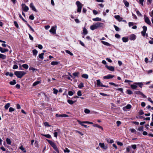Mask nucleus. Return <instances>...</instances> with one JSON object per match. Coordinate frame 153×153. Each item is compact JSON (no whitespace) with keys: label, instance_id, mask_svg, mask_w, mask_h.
Returning a JSON list of instances; mask_svg holds the SVG:
<instances>
[{"label":"nucleus","instance_id":"f257e3e1","mask_svg":"<svg viewBox=\"0 0 153 153\" xmlns=\"http://www.w3.org/2000/svg\"><path fill=\"white\" fill-rule=\"evenodd\" d=\"M104 26V24L103 23L97 22L94 23L93 25L91 26L90 29L93 30L95 29H97L99 28L103 27Z\"/></svg>","mask_w":153,"mask_h":153},{"label":"nucleus","instance_id":"f03ea898","mask_svg":"<svg viewBox=\"0 0 153 153\" xmlns=\"http://www.w3.org/2000/svg\"><path fill=\"white\" fill-rule=\"evenodd\" d=\"M26 73L23 71H16L14 72V74L19 78H21Z\"/></svg>","mask_w":153,"mask_h":153},{"label":"nucleus","instance_id":"7ed1b4c3","mask_svg":"<svg viewBox=\"0 0 153 153\" xmlns=\"http://www.w3.org/2000/svg\"><path fill=\"white\" fill-rule=\"evenodd\" d=\"M47 140L48 143L50 144L51 146L58 153H59V150H58L55 144L52 141L48 139Z\"/></svg>","mask_w":153,"mask_h":153},{"label":"nucleus","instance_id":"20e7f679","mask_svg":"<svg viewBox=\"0 0 153 153\" xmlns=\"http://www.w3.org/2000/svg\"><path fill=\"white\" fill-rule=\"evenodd\" d=\"M76 4L77 7V12L78 13H80L81 11L83 5L79 1H76Z\"/></svg>","mask_w":153,"mask_h":153},{"label":"nucleus","instance_id":"39448f33","mask_svg":"<svg viewBox=\"0 0 153 153\" xmlns=\"http://www.w3.org/2000/svg\"><path fill=\"white\" fill-rule=\"evenodd\" d=\"M144 21L145 22L147 23V24H148L149 25H151V22L149 19L148 17L146 15H144Z\"/></svg>","mask_w":153,"mask_h":153},{"label":"nucleus","instance_id":"423d86ee","mask_svg":"<svg viewBox=\"0 0 153 153\" xmlns=\"http://www.w3.org/2000/svg\"><path fill=\"white\" fill-rule=\"evenodd\" d=\"M21 5L23 9V10L25 12H27L28 11L29 8L27 6L25 5V4H22Z\"/></svg>","mask_w":153,"mask_h":153},{"label":"nucleus","instance_id":"0eeeda50","mask_svg":"<svg viewBox=\"0 0 153 153\" xmlns=\"http://www.w3.org/2000/svg\"><path fill=\"white\" fill-rule=\"evenodd\" d=\"M134 92V93L137 94L141 95L143 98H146V97L142 92L140 91H136Z\"/></svg>","mask_w":153,"mask_h":153},{"label":"nucleus","instance_id":"6e6552de","mask_svg":"<svg viewBox=\"0 0 153 153\" xmlns=\"http://www.w3.org/2000/svg\"><path fill=\"white\" fill-rule=\"evenodd\" d=\"M131 107V106L130 104H128L125 107L123 108V109L124 111H127V109H130Z\"/></svg>","mask_w":153,"mask_h":153},{"label":"nucleus","instance_id":"1a4fd4ad","mask_svg":"<svg viewBox=\"0 0 153 153\" xmlns=\"http://www.w3.org/2000/svg\"><path fill=\"white\" fill-rule=\"evenodd\" d=\"M105 67L107 69L111 71H114V68L113 66H108L107 65H106Z\"/></svg>","mask_w":153,"mask_h":153},{"label":"nucleus","instance_id":"9d476101","mask_svg":"<svg viewBox=\"0 0 153 153\" xmlns=\"http://www.w3.org/2000/svg\"><path fill=\"white\" fill-rule=\"evenodd\" d=\"M114 77V75H113L110 74H108L106 76H104L103 78L104 79H111Z\"/></svg>","mask_w":153,"mask_h":153},{"label":"nucleus","instance_id":"9b49d317","mask_svg":"<svg viewBox=\"0 0 153 153\" xmlns=\"http://www.w3.org/2000/svg\"><path fill=\"white\" fill-rule=\"evenodd\" d=\"M30 7L32 9V10L35 12H37V10L36 9L35 7L34 6L33 3H31L30 4Z\"/></svg>","mask_w":153,"mask_h":153},{"label":"nucleus","instance_id":"f8f14e48","mask_svg":"<svg viewBox=\"0 0 153 153\" xmlns=\"http://www.w3.org/2000/svg\"><path fill=\"white\" fill-rule=\"evenodd\" d=\"M99 146H100V147L104 149H106L108 147L107 146H105L104 143H99Z\"/></svg>","mask_w":153,"mask_h":153},{"label":"nucleus","instance_id":"ddd939ff","mask_svg":"<svg viewBox=\"0 0 153 153\" xmlns=\"http://www.w3.org/2000/svg\"><path fill=\"white\" fill-rule=\"evenodd\" d=\"M114 17L119 22L122 21L123 18L120 17L119 15H115L114 16Z\"/></svg>","mask_w":153,"mask_h":153},{"label":"nucleus","instance_id":"4468645a","mask_svg":"<svg viewBox=\"0 0 153 153\" xmlns=\"http://www.w3.org/2000/svg\"><path fill=\"white\" fill-rule=\"evenodd\" d=\"M8 51L7 49L3 48H2L0 47V51L1 53H4L6 52H8Z\"/></svg>","mask_w":153,"mask_h":153},{"label":"nucleus","instance_id":"2eb2a0df","mask_svg":"<svg viewBox=\"0 0 153 153\" xmlns=\"http://www.w3.org/2000/svg\"><path fill=\"white\" fill-rule=\"evenodd\" d=\"M56 28L54 27H52L50 30V32L54 34L56 33Z\"/></svg>","mask_w":153,"mask_h":153},{"label":"nucleus","instance_id":"dca6fc26","mask_svg":"<svg viewBox=\"0 0 153 153\" xmlns=\"http://www.w3.org/2000/svg\"><path fill=\"white\" fill-rule=\"evenodd\" d=\"M136 38V36L134 34L131 35L129 36V39L131 40H134Z\"/></svg>","mask_w":153,"mask_h":153},{"label":"nucleus","instance_id":"f3484780","mask_svg":"<svg viewBox=\"0 0 153 153\" xmlns=\"http://www.w3.org/2000/svg\"><path fill=\"white\" fill-rule=\"evenodd\" d=\"M56 116L57 117H68V116L66 114H56Z\"/></svg>","mask_w":153,"mask_h":153},{"label":"nucleus","instance_id":"a211bd4d","mask_svg":"<svg viewBox=\"0 0 153 153\" xmlns=\"http://www.w3.org/2000/svg\"><path fill=\"white\" fill-rule=\"evenodd\" d=\"M134 84H136L137 85H138L140 87L142 88L143 85V84L142 82H135Z\"/></svg>","mask_w":153,"mask_h":153},{"label":"nucleus","instance_id":"6ab92c4d","mask_svg":"<svg viewBox=\"0 0 153 153\" xmlns=\"http://www.w3.org/2000/svg\"><path fill=\"white\" fill-rule=\"evenodd\" d=\"M130 86L131 88L134 90L136 89L137 87V85L134 84L133 85H131Z\"/></svg>","mask_w":153,"mask_h":153},{"label":"nucleus","instance_id":"aec40b11","mask_svg":"<svg viewBox=\"0 0 153 153\" xmlns=\"http://www.w3.org/2000/svg\"><path fill=\"white\" fill-rule=\"evenodd\" d=\"M76 101V100L73 101V100H67V102H68V103L69 104H71V105L73 104H74V103Z\"/></svg>","mask_w":153,"mask_h":153},{"label":"nucleus","instance_id":"412c9836","mask_svg":"<svg viewBox=\"0 0 153 153\" xmlns=\"http://www.w3.org/2000/svg\"><path fill=\"white\" fill-rule=\"evenodd\" d=\"M123 2H124L125 6L127 7H128L129 5V3L126 0H123Z\"/></svg>","mask_w":153,"mask_h":153},{"label":"nucleus","instance_id":"4be33fe9","mask_svg":"<svg viewBox=\"0 0 153 153\" xmlns=\"http://www.w3.org/2000/svg\"><path fill=\"white\" fill-rule=\"evenodd\" d=\"M78 122L79 124L81 125L82 126H83L84 127L86 128L87 127V126L86 125H85L83 124V123H84L83 122H81L79 120H78Z\"/></svg>","mask_w":153,"mask_h":153},{"label":"nucleus","instance_id":"5701e85b","mask_svg":"<svg viewBox=\"0 0 153 153\" xmlns=\"http://www.w3.org/2000/svg\"><path fill=\"white\" fill-rule=\"evenodd\" d=\"M59 63V62L57 61H53L51 63V64L52 65H58Z\"/></svg>","mask_w":153,"mask_h":153},{"label":"nucleus","instance_id":"b1692460","mask_svg":"<svg viewBox=\"0 0 153 153\" xmlns=\"http://www.w3.org/2000/svg\"><path fill=\"white\" fill-rule=\"evenodd\" d=\"M92 20L93 21H101V18L99 17H96L95 18H93Z\"/></svg>","mask_w":153,"mask_h":153},{"label":"nucleus","instance_id":"393cba45","mask_svg":"<svg viewBox=\"0 0 153 153\" xmlns=\"http://www.w3.org/2000/svg\"><path fill=\"white\" fill-rule=\"evenodd\" d=\"M101 42L103 44L107 46H110L111 45L109 43L106 42L102 41Z\"/></svg>","mask_w":153,"mask_h":153},{"label":"nucleus","instance_id":"a878e982","mask_svg":"<svg viewBox=\"0 0 153 153\" xmlns=\"http://www.w3.org/2000/svg\"><path fill=\"white\" fill-rule=\"evenodd\" d=\"M83 34L86 35L88 33V31L85 27H84L83 29Z\"/></svg>","mask_w":153,"mask_h":153},{"label":"nucleus","instance_id":"bb28decb","mask_svg":"<svg viewBox=\"0 0 153 153\" xmlns=\"http://www.w3.org/2000/svg\"><path fill=\"white\" fill-rule=\"evenodd\" d=\"M16 80L15 79L13 80V81L10 82L9 83L11 85H13L16 83Z\"/></svg>","mask_w":153,"mask_h":153},{"label":"nucleus","instance_id":"cd10ccee","mask_svg":"<svg viewBox=\"0 0 153 153\" xmlns=\"http://www.w3.org/2000/svg\"><path fill=\"white\" fill-rule=\"evenodd\" d=\"M41 82L39 81H36L35 82L33 85V86H35L36 85H37L41 83Z\"/></svg>","mask_w":153,"mask_h":153},{"label":"nucleus","instance_id":"c85d7f7f","mask_svg":"<svg viewBox=\"0 0 153 153\" xmlns=\"http://www.w3.org/2000/svg\"><path fill=\"white\" fill-rule=\"evenodd\" d=\"M44 55V53H41V54H39V57L41 59H43L44 58L43 56Z\"/></svg>","mask_w":153,"mask_h":153},{"label":"nucleus","instance_id":"c756f323","mask_svg":"<svg viewBox=\"0 0 153 153\" xmlns=\"http://www.w3.org/2000/svg\"><path fill=\"white\" fill-rule=\"evenodd\" d=\"M6 58V56L0 53V59H5Z\"/></svg>","mask_w":153,"mask_h":153},{"label":"nucleus","instance_id":"7c9ffc66","mask_svg":"<svg viewBox=\"0 0 153 153\" xmlns=\"http://www.w3.org/2000/svg\"><path fill=\"white\" fill-rule=\"evenodd\" d=\"M97 84L98 86H100L101 87V84H102L101 83L100 81V79H98L97 80Z\"/></svg>","mask_w":153,"mask_h":153},{"label":"nucleus","instance_id":"2f4dec72","mask_svg":"<svg viewBox=\"0 0 153 153\" xmlns=\"http://www.w3.org/2000/svg\"><path fill=\"white\" fill-rule=\"evenodd\" d=\"M10 104L9 103H8L6 104L4 106V108L5 109H7L10 106Z\"/></svg>","mask_w":153,"mask_h":153},{"label":"nucleus","instance_id":"473e14b6","mask_svg":"<svg viewBox=\"0 0 153 153\" xmlns=\"http://www.w3.org/2000/svg\"><path fill=\"white\" fill-rule=\"evenodd\" d=\"M122 40L123 42H126L128 41V38L126 37H123L122 39Z\"/></svg>","mask_w":153,"mask_h":153},{"label":"nucleus","instance_id":"72a5a7b5","mask_svg":"<svg viewBox=\"0 0 153 153\" xmlns=\"http://www.w3.org/2000/svg\"><path fill=\"white\" fill-rule=\"evenodd\" d=\"M82 78L87 79L88 78V74H83L82 75Z\"/></svg>","mask_w":153,"mask_h":153},{"label":"nucleus","instance_id":"f704fd0d","mask_svg":"<svg viewBox=\"0 0 153 153\" xmlns=\"http://www.w3.org/2000/svg\"><path fill=\"white\" fill-rule=\"evenodd\" d=\"M93 126L94 127H98V128H99L101 129L102 130H103L102 127L101 126H100L98 125V124H94V125H93Z\"/></svg>","mask_w":153,"mask_h":153},{"label":"nucleus","instance_id":"c9c22d12","mask_svg":"<svg viewBox=\"0 0 153 153\" xmlns=\"http://www.w3.org/2000/svg\"><path fill=\"white\" fill-rule=\"evenodd\" d=\"M84 112L85 114H88L90 113V111L87 108H85L84 110Z\"/></svg>","mask_w":153,"mask_h":153},{"label":"nucleus","instance_id":"e433bc0d","mask_svg":"<svg viewBox=\"0 0 153 153\" xmlns=\"http://www.w3.org/2000/svg\"><path fill=\"white\" fill-rule=\"evenodd\" d=\"M84 87L83 83L82 82L80 83L78 85V87L80 88H82Z\"/></svg>","mask_w":153,"mask_h":153},{"label":"nucleus","instance_id":"4c0bfd02","mask_svg":"<svg viewBox=\"0 0 153 153\" xmlns=\"http://www.w3.org/2000/svg\"><path fill=\"white\" fill-rule=\"evenodd\" d=\"M33 55L36 56L38 53V51L36 49H34L33 50Z\"/></svg>","mask_w":153,"mask_h":153},{"label":"nucleus","instance_id":"58836bf2","mask_svg":"<svg viewBox=\"0 0 153 153\" xmlns=\"http://www.w3.org/2000/svg\"><path fill=\"white\" fill-rule=\"evenodd\" d=\"M22 67L25 69H27L28 68V66L27 64H24L22 65Z\"/></svg>","mask_w":153,"mask_h":153},{"label":"nucleus","instance_id":"ea45409f","mask_svg":"<svg viewBox=\"0 0 153 153\" xmlns=\"http://www.w3.org/2000/svg\"><path fill=\"white\" fill-rule=\"evenodd\" d=\"M6 142L7 143L8 145H10L11 143V141L8 138H7L6 139Z\"/></svg>","mask_w":153,"mask_h":153},{"label":"nucleus","instance_id":"a19ab883","mask_svg":"<svg viewBox=\"0 0 153 153\" xmlns=\"http://www.w3.org/2000/svg\"><path fill=\"white\" fill-rule=\"evenodd\" d=\"M13 23H14V24L15 26V27L17 28H18V29L19 28V26L17 22L16 21H15Z\"/></svg>","mask_w":153,"mask_h":153},{"label":"nucleus","instance_id":"79ce46f5","mask_svg":"<svg viewBox=\"0 0 153 153\" xmlns=\"http://www.w3.org/2000/svg\"><path fill=\"white\" fill-rule=\"evenodd\" d=\"M42 135L45 137L48 138H50L51 137V136L49 134H42Z\"/></svg>","mask_w":153,"mask_h":153},{"label":"nucleus","instance_id":"37998d69","mask_svg":"<svg viewBox=\"0 0 153 153\" xmlns=\"http://www.w3.org/2000/svg\"><path fill=\"white\" fill-rule=\"evenodd\" d=\"M19 18L21 19L24 22H27V21H26L23 17H22V16H21V14L20 13H19Z\"/></svg>","mask_w":153,"mask_h":153},{"label":"nucleus","instance_id":"c03bdc74","mask_svg":"<svg viewBox=\"0 0 153 153\" xmlns=\"http://www.w3.org/2000/svg\"><path fill=\"white\" fill-rule=\"evenodd\" d=\"M65 51L67 53L69 54L71 56H73V54L70 51H69L68 50H66Z\"/></svg>","mask_w":153,"mask_h":153},{"label":"nucleus","instance_id":"a18cd8bd","mask_svg":"<svg viewBox=\"0 0 153 153\" xmlns=\"http://www.w3.org/2000/svg\"><path fill=\"white\" fill-rule=\"evenodd\" d=\"M126 91L127 92V93L128 94H133V92L132 91H131V90H128V89L126 90Z\"/></svg>","mask_w":153,"mask_h":153},{"label":"nucleus","instance_id":"49530a36","mask_svg":"<svg viewBox=\"0 0 153 153\" xmlns=\"http://www.w3.org/2000/svg\"><path fill=\"white\" fill-rule=\"evenodd\" d=\"M129 131H131V132L132 133H134L135 134H136V130L134 128H130L129 129Z\"/></svg>","mask_w":153,"mask_h":153},{"label":"nucleus","instance_id":"de8ad7c7","mask_svg":"<svg viewBox=\"0 0 153 153\" xmlns=\"http://www.w3.org/2000/svg\"><path fill=\"white\" fill-rule=\"evenodd\" d=\"M29 70H31L33 72H34L35 71L37 70V69H36L35 68H33V67H30L29 68Z\"/></svg>","mask_w":153,"mask_h":153},{"label":"nucleus","instance_id":"09e8293b","mask_svg":"<svg viewBox=\"0 0 153 153\" xmlns=\"http://www.w3.org/2000/svg\"><path fill=\"white\" fill-rule=\"evenodd\" d=\"M114 28H115V30L116 31H119L120 30L119 28L118 27L116 26V25H114Z\"/></svg>","mask_w":153,"mask_h":153},{"label":"nucleus","instance_id":"8fccbe9b","mask_svg":"<svg viewBox=\"0 0 153 153\" xmlns=\"http://www.w3.org/2000/svg\"><path fill=\"white\" fill-rule=\"evenodd\" d=\"M109 84L110 85H113L114 86H119V85L116 84L115 83H114L113 82H109Z\"/></svg>","mask_w":153,"mask_h":153},{"label":"nucleus","instance_id":"3c124183","mask_svg":"<svg viewBox=\"0 0 153 153\" xmlns=\"http://www.w3.org/2000/svg\"><path fill=\"white\" fill-rule=\"evenodd\" d=\"M79 73L78 72H75L73 74V76H78V75L79 74Z\"/></svg>","mask_w":153,"mask_h":153},{"label":"nucleus","instance_id":"603ef678","mask_svg":"<svg viewBox=\"0 0 153 153\" xmlns=\"http://www.w3.org/2000/svg\"><path fill=\"white\" fill-rule=\"evenodd\" d=\"M15 110V109L14 108H13L12 107H10L9 108V111L10 112H11L13 111H14Z\"/></svg>","mask_w":153,"mask_h":153},{"label":"nucleus","instance_id":"864d4df0","mask_svg":"<svg viewBox=\"0 0 153 153\" xmlns=\"http://www.w3.org/2000/svg\"><path fill=\"white\" fill-rule=\"evenodd\" d=\"M131 148V147L130 146H128L126 149V152H128L130 151V149Z\"/></svg>","mask_w":153,"mask_h":153},{"label":"nucleus","instance_id":"5fc2aeb1","mask_svg":"<svg viewBox=\"0 0 153 153\" xmlns=\"http://www.w3.org/2000/svg\"><path fill=\"white\" fill-rule=\"evenodd\" d=\"M53 93L54 94H57V93L58 92V91L55 88H54L53 89Z\"/></svg>","mask_w":153,"mask_h":153},{"label":"nucleus","instance_id":"6e6d98bb","mask_svg":"<svg viewBox=\"0 0 153 153\" xmlns=\"http://www.w3.org/2000/svg\"><path fill=\"white\" fill-rule=\"evenodd\" d=\"M74 94V93L73 92H72V91H70L68 92V94L69 96H72Z\"/></svg>","mask_w":153,"mask_h":153},{"label":"nucleus","instance_id":"4d7b16f0","mask_svg":"<svg viewBox=\"0 0 153 153\" xmlns=\"http://www.w3.org/2000/svg\"><path fill=\"white\" fill-rule=\"evenodd\" d=\"M131 146L132 147V148L134 149H136L137 148V146L135 144L132 145H131Z\"/></svg>","mask_w":153,"mask_h":153},{"label":"nucleus","instance_id":"13d9d810","mask_svg":"<svg viewBox=\"0 0 153 153\" xmlns=\"http://www.w3.org/2000/svg\"><path fill=\"white\" fill-rule=\"evenodd\" d=\"M143 31H145V32H146L147 30V27L145 26H143Z\"/></svg>","mask_w":153,"mask_h":153},{"label":"nucleus","instance_id":"bf43d9fd","mask_svg":"<svg viewBox=\"0 0 153 153\" xmlns=\"http://www.w3.org/2000/svg\"><path fill=\"white\" fill-rule=\"evenodd\" d=\"M29 18L32 20H33L34 19V17L33 14L29 16Z\"/></svg>","mask_w":153,"mask_h":153},{"label":"nucleus","instance_id":"052dcab7","mask_svg":"<svg viewBox=\"0 0 153 153\" xmlns=\"http://www.w3.org/2000/svg\"><path fill=\"white\" fill-rule=\"evenodd\" d=\"M121 122L120 121H117L116 122L117 126L118 127L121 124Z\"/></svg>","mask_w":153,"mask_h":153},{"label":"nucleus","instance_id":"680f3d73","mask_svg":"<svg viewBox=\"0 0 153 153\" xmlns=\"http://www.w3.org/2000/svg\"><path fill=\"white\" fill-rule=\"evenodd\" d=\"M143 126H141L137 130L140 131H143Z\"/></svg>","mask_w":153,"mask_h":153},{"label":"nucleus","instance_id":"e2e57ef3","mask_svg":"<svg viewBox=\"0 0 153 153\" xmlns=\"http://www.w3.org/2000/svg\"><path fill=\"white\" fill-rule=\"evenodd\" d=\"M64 151L65 152L69 153L70 151L67 148H66L64 150Z\"/></svg>","mask_w":153,"mask_h":153},{"label":"nucleus","instance_id":"0e129e2a","mask_svg":"<svg viewBox=\"0 0 153 153\" xmlns=\"http://www.w3.org/2000/svg\"><path fill=\"white\" fill-rule=\"evenodd\" d=\"M77 94L78 96H81L82 94L81 91H79L77 92Z\"/></svg>","mask_w":153,"mask_h":153},{"label":"nucleus","instance_id":"69168bd1","mask_svg":"<svg viewBox=\"0 0 153 153\" xmlns=\"http://www.w3.org/2000/svg\"><path fill=\"white\" fill-rule=\"evenodd\" d=\"M136 13H137V14L138 16H142V15L139 12L138 10H137L136 11Z\"/></svg>","mask_w":153,"mask_h":153},{"label":"nucleus","instance_id":"338daca9","mask_svg":"<svg viewBox=\"0 0 153 153\" xmlns=\"http://www.w3.org/2000/svg\"><path fill=\"white\" fill-rule=\"evenodd\" d=\"M139 113L140 115H142L144 113L143 112V110H140L139 111Z\"/></svg>","mask_w":153,"mask_h":153},{"label":"nucleus","instance_id":"774afa93","mask_svg":"<svg viewBox=\"0 0 153 153\" xmlns=\"http://www.w3.org/2000/svg\"><path fill=\"white\" fill-rule=\"evenodd\" d=\"M18 66L16 65H13V69H15L18 68Z\"/></svg>","mask_w":153,"mask_h":153}]
</instances>
